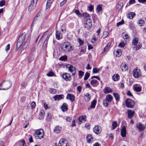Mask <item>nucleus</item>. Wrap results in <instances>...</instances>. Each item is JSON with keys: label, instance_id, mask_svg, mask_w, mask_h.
Here are the masks:
<instances>
[{"label": "nucleus", "instance_id": "nucleus-1", "mask_svg": "<svg viewBox=\"0 0 146 146\" xmlns=\"http://www.w3.org/2000/svg\"><path fill=\"white\" fill-rule=\"evenodd\" d=\"M30 41V38L28 37L25 38V33H23L19 37L18 40L16 50L17 51L18 48L21 46L23 50L26 49L29 45Z\"/></svg>", "mask_w": 146, "mask_h": 146}, {"label": "nucleus", "instance_id": "nucleus-2", "mask_svg": "<svg viewBox=\"0 0 146 146\" xmlns=\"http://www.w3.org/2000/svg\"><path fill=\"white\" fill-rule=\"evenodd\" d=\"M12 83L10 81H4L0 84V90H7L9 89Z\"/></svg>", "mask_w": 146, "mask_h": 146}, {"label": "nucleus", "instance_id": "nucleus-3", "mask_svg": "<svg viewBox=\"0 0 146 146\" xmlns=\"http://www.w3.org/2000/svg\"><path fill=\"white\" fill-rule=\"evenodd\" d=\"M44 135V131L42 129H40L36 131L35 134H34L36 139H40L43 138Z\"/></svg>", "mask_w": 146, "mask_h": 146}, {"label": "nucleus", "instance_id": "nucleus-4", "mask_svg": "<svg viewBox=\"0 0 146 146\" xmlns=\"http://www.w3.org/2000/svg\"><path fill=\"white\" fill-rule=\"evenodd\" d=\"M63 49L66 52H70L73 49V47L70 43L69 42H64L63 44Z\"/></svg>", "mask_w": 146, "mask_h": 146}, {"label": "nucleus", "instance_id": "nucleus-5", "mask_svg": "<svg viewBox=\"0 0 146 146\" xmlns=\"http://www.w3.org/2000/svg\"><path fill=\"white\" fill-rule=\"evenodd\" d=\"M139 40L137 38H134L132 41V44L133 45L136 46L133 47V48L135 50H137L140 49L142 46V45L141 43H139L138 45L136 46Z\"/></svg>", "mask_w": 146, "mask_h": 146}, {"label": "nucleus", "instance_id": "nucleus-6", "mask_svg": "<svg viewBox=\"0 0 146 146\" xmlns=\"http://www.w3.org/2000/svg\"><path fill=\"white\" fill-rule=\"evenodd\" d=\"M113 99V97L111 95H107L105 99L103 101V104L104 105L105 107L107 106L108 105V103L111 102Z\"/></svg>", "mask_w": 146, "mask_h": 146}, {"label": "nucleus", "instance_id": "nucleus-7", "mask_svg": "<svg viewBox=\"0 0 146 146\" xmlns=\"http://www.w3.org/2000/svg\"><path fill=\"white\" fill-rule=\"evenodd\" d=\"M125 104L128 108H132L135 105V102L133 100L128 98L126 100Z\"/></svg>", "mask_w": 146, "mask_h": 146}, {"label": "nucleus", "instance_id": "nucleus-8", "mask_svg": "<svg viewBox=\"0 0 146 146\" xmlns=\"http://www.w3.org/2000/svg\"><path fill=\"white\" fill-rule=\"evenodd\" d=\"M133 75L135 78L140 77L141 76L140 70L137 68L134 69L133 72Z\"/></svg>", "mask_w": 146, "mask_h": 146}, {"label": "nucleus", "instance_id": "nucleus-9", "mask_svg": "<svg viewBox=\"0 0 146 146\" xmlns=\"http://www.w3.org/2000/svg\"><path fill=\"white\" fill-rule=\"evenodd\" d=\"M38 0H32L29 4V10L31 11L35 8Z\"/></svg>", "mask_w": 146, "mask_h": 146}, {"label": "nucleus", "instance_id": "nucleus-10", "mask_svg": "<svg viewBox=\"0 0 146 146\" xmlns=\"http://www.w3.org/2000/svg\"><path fill=\"white\" fill-rule=\"evenodd\" d=\"M66 67L68 68L69 71L71 72L72 76H74L76 73V69L75 68L71 65H68Z\"/></svg>", "mask_w": 146, "mask_h": 146}, {"label": "nucleus", "instance_id": "nucleus-11", "mask_svg": "<svg viewBox=\"0 0 146 146\" xmlns=\"http://www.w3.org/2000/svg\"><path fill=\"white\" fill-rule=\"evenodd\" d=\"M58 146H68V142L66 139H62L59 141Z\"/></svg>", "mask_w": 146, "mask_h": 146}, {"label": "nucleus", "instance_id": "nucleus-12", "mask_svg": "<svg viewBox=\"0 0 146 146\" xmlns=\"http://www.w3.org/2000/svg\"><path fill=\"white\" fill-rule=\"evenodd\" d=\"M92 21L90 19H87L86 23L85 24V27L88 29H90L92 27Z\"/></svg>", "mask_w": 146, "mask_h": 146}, {"label": "nucleus", "instance_id": "nucleus-13", "mask_svg": "<svg viewBox=\"0 0 146 146\" xmlns=\"http://www.w3.org/2000/svg\"><path fill=\"white\" fill-rule=\"evenodd\" d=\"M136 126L137 128L138 129L139 131H143L145 129V125L141 123H137Z\"/></svg>", "mask_w": 146, "mask_h": 146}, {"label": "nucleus", "instance_id": "nucleus-14", "mask_svg": "<svg viewBox=\"0 0 146 146\" xmlns=\"http://www.w3.org/2000/svg\"><path fill=\"white\" fill-rule=\"evenodd\" d=\"M63 78L66 81H68L71 80V75L68 73H64L62 75Z\"/></svg>", "mask_w": 146, "mask_h": 146}, {"label": "nucleus", "instance_id": "nucleus-15", "mask_svg": "<svg viewBox=\"0 0 146 146\" xmlns=\"http://www.w3.org/2000/svg\"><path fill=\"white\" fill-rule=\"evenodd\" d=\"M101 127L98 125L96 126L94 129V133L97 134H99L102 131Z\"/></svg>", "mask_w": 146, "mask_h": 146}, {"label": "nucleus", "instance_id": "nucleus-16", "mask_svg": "<svg viewBox=\"0 0 146 146\" xmlns=\"http://www.w3.org/2000/svg\"><path fill=\"white\" fill-rule=\"evenodd\" d=\"M51 34H50V35H48L46 38L45 40L42 45V48L43 49L45 50L47 46L48 40L49 37Z\"/></svg>", "mask_w": 146, "mask_h": 146}, {"label": "nucleus", "instance_id": "nucleus-17", "mask_svg": "<svg viewBox=\"0 0 146 146\" xmlns=\"http://www.w3.org/2000/svg\"><path fill=\"white\" fill-rule=\"evenodd\" d=\"M87 142L88 143H92L94 141V139L90 134H88L86 137Z\"/></svg>", "mask_w": 146, "mask_h": 146}, {"label": "nucleus", "instance_id": "nucleus-18", "mask_svg": "<svg viewBox=\"0 0 146 146\" xmlns=\"http://www.w3.org/2000/svg\"><path fill=\"white\" fill-rule=\"evenodd\" d=\"M127 112L128 118L130 119H131L135 113L134 111L131 110H128Z\"/></svg>", "mask_w": 146, "mask_h": 146}, {"label": "nucleus", "instance_id": "nucleus-19", "mask_svg": "<svg viewBox=\"0 0 146 146\" xmlns=\"http://www.w3.org/2000/svg\"><path fill=\"white\" fill-rule=\"evenodd\" d=\"M66 98L70 100L71 102H72L75 100V96L72 94H67Z\"/></svg>", "mask_w": 146, "mask_h": 146}, {"label": "nucleus", "instance_id": "nucleus-20", "mask_svg": "<svg viewBox=\"0 0 146 146\" xmlns=\"http://www.w3.org/2000/svg\"><path fill=\"white\" fill-rule=\"evenodd\" d=\"M126 128L125 126H124L122 128L121 132V134L122 137H124L126 136Z\"/></svg>", "mask_w": 146, "mask_h": 146}, {"label": "nucleus", "instance_id": "nucleus-21", "mask_svg": "<svg viewBox=\"0 0 146 146\" xmlns=\"http://www.w3.org/2000/svg\"><path fill=\"white\" fill-rule=\"evenodd\" d=\"M34 55L30 53L27 57V60L29 62H31L34 59Z\"/></svg>", "mask_w": 146, "mask_h": 146}, {"label": "nucleus", "instance_id": "nucleus-22", "mask_svg": "<svg viewBox=\"0 0 146 146\" xmlns=\"http://www.w3.org/2000/svg\"><path fill=\"white\" fill-rule=\"evenodd\" d=\"M64 97V96L63 94L56 95V96H54L53 97V98L55 101L56 100H60L63 99Z\"/></svg>", "mask_w": 146, "mask_h": 146}, {"label": "nucleus", "instance_id": "nucleus-23", "mask_svg": "<svg viewBox=\"0 0 146 146\" xmlns=\"http://www.w3.org/2000/svg\"><path fill=\"white\" fill-rule=\"evenodd\" d=\"M91 85L94 87L97 86L99 84L98 82L96 80H92L90 82Z\"/></svg>", "mask_w": 146, "mask_h": 146}, {"label": "nucleus", "instance_id": "nucleus-24", "mask_svg": "<svg viewBox=\"0 0 146 146\" xmlns=\"http://www.w3.org/2000/svg\"><path fill=\"white\" fill-rule=\"evenodd\" d=\"M61 130V128L60 126L58 125L56 126L54 129V131L56 133H60Z\"/></svg>", "mask_w": 146, "mask_h": 146}, {"label": "nucleus", "instance_id": "nucleus-25", "mask_svg": "<svg viewBox=\"0 0 146 146\" xmlns=\"http://www.w3.org/2000/svg\"><path fill=\"white\" fill-rule=\"evenodd\" d=\"M121 67L123 72L125 71L128 69V66L125 63H122L121 65Z\"/></svg>", "mask_w": 146, "mask_h": 146}, {"label": "nucleus", "instance_id": "nucleus-26", "mask_svg": "<svg viewBox=\"0 0 146 146\" xmlns=\"http://www.w3.org/2000/svg\"><path fill=\"white\" fill-rule=\"evenodd\" d=\"M62 110L63 111H67L68 109V105L66 103H64L61 107Z\"/></svg>", "mask_w": 146, "mask_h": 146}, {"label": "nucleus", "instance_id": "nucleus-27", "mask_svg": "<svg viewBox=\"0 0 146 146\" xmlns=\"http://www.w3.org/2000/svg\"><path fill=\"white\" fill-rule=\"evenodd\" d=\"M112 78L113 81H117L119 79V76L118 74H115L113 76Z\"/></svg>", "mask_w": 146, "mask_h": 146}, {"label": "nucleus", "instance_id": "nucleus-28", "mask_svg": "<svg viewBox=\"0 0 146 146\" xmlns=\"http://www.w3.org/2000/svg\"><path fill=\"white\" fill-rule=\"evenodd\" d=\"M85 100L87 102H88L90 100L91 97L90 94L86 93L84 96Z\"/></svg>", "mask_w": 146, "mask_h": 146}, {"label": "nucleus", "instance_id": "nucleus-29", "mask_svg": "<svg viewBox=\"0 0 146 146\" xmlns=\"http://www.w3.org/2000/svg\"><path fill=\"white\" fill-rule=\"evenodd\" d=\"M112 92V89L109 87H106L105 88L104 90V93L106 94L110 93Z\"/></svg>", "mask_w": 146, "mask_h": 146}, {"label": "nucleus", "instance_id": "nucleus-30", "mask_svg": "<svg viewBox=\"0 0 146 146\" xmlns=\"http://www.w3.org/2000/svg\"><path fill=\"white\" fill-rule=\"evenodd\" d=\"M134 90L136 92H140L141 90V87L138 86L136 85H134L133 86Z\"/></svg>", "mask_w": 146, "mask_h": 146}, {"label": "nucleus", "instance_id": "nucleus-31", "mask_svg": "<svg viewBox=\"0 0 146 146\" xmlns=\"http://www.w3.org/2000/svg\"><path fill=\"white\" fill-rule=\"evenodd\" d=\"M56 38L58 40H59L62 38V34L58 31H56Z\"/></svg>", "mask_w": 146, "mask_h": 146}, {"label": "nucleus", "instance_id": "nucleus-32", "mask_svg": "<svg viewBox=\"0 0 146 146\" xmlns=\"http://www.w3.org/2000/svg\"><path fill=\"white\" fill-rule=\"evenodd\" d=\"M123 6V3L122 2L119 3L117 5L116 8L118 10L121 9Z\"/></svg>", "mask_w": 146, "mask_h": 146}, {"label": "nucleus", "instance_id": "nucleus-33", "mask_svg": "<svg viewBox=\"0 0 146 146\" xmlns=\"http://www.w3.org/2000/svg\"><path fill=\"white\" fill-rule=\"evenodd\" d=\"M54 0H47L46 4V8H49L50 7L52 3Z\"/></svg>", "mask_w": 146, "mask_h": 146}, {"label": "nucleus", "instance_id": "nucleus-34", "mask_svg": "<svg viewBox=\"0 0 146 146\" xmlns=\"http://www.w3.org/2000/svg\"><path fill=\"white\" fill-rule=\"evenodd\" d=\"M122 36L124 39L128 40L130 38L129 35L127 33H123Z\"/></svg>", "mask_w": 146, "mask_h": 146}, {"label": "nucleus", "instance_id": "nucleus-35", "mask_svg": "<svg viewBox=\"0 0 146 146\" xmlns=\"http://www.w3.org/2000/svg\"><path fill=\"white\" fill-rule=\"evenodd\" d=\"M97 101L96 100H94L92 102L91 105L90 106V108H94L95 107Z\"/></svg>", "mask_w": 146, "mask_h": 146}, {"label": "nucleus", "instance_id": "nucleus-36", "mask_svg": "<svg viewBox=\"0 0 146 146\" xmlns=\"http://www.w3.org/2000/svg\"><path fill=\"white\" fill-rule=\"evenodd\" d=\"M113 95L115 99V100L117 101H118L119 100L120 96L118 93H113Z\"/></svg>", "mask_w": 146, "mask_h": 146}, {"label": "nucleus", "instance_id": "nucleus-37", "mask_svg": "<svg viewBox=\"0 0 146 146\" xmlns=\"http://www.w3.org/2000/svg\"><path fill=\"white\" fill-rule=\"evenodd\" d=\"M129 17L130 19H133L135 15V14L134 12H130L128 14Z\"/></svg>", "mask_w": 146, "mask_h": 146}, {"label": "nucleus", "instance_id": "nucleus-38", "mask_svg": "<svg viewBox=\"0 0 146 146\" xmlns=\"http://www.w3.org/2000/svg\"><path fill=\"white\" fill-rule=\"evenodd\" d=\"M121 50L120 49H117L116 52V55L117 57H119L121 54Z\"/></svg>", "mask_w": 146, "mask_h": 146}, {"label": "nucleus", "instance_id": "nucleus-39", "mask_svg": "<svg viewBox=\"0 0 146 146\" xmlns=\"http://www.w3.org/2000/svg\"><path fill=\"white\" fill-rule=\"evenodd\" d=\"M44 110H42L40 111L39 115L41 117V119H42L44 118Z\"/></svg>", "mask_w": 146, "mask_h": 146}, {"label": "nucleus", "instance_id": "nucleus-40", "mask_svg": "<svg viewBox=\"0 0 146 146\" xmlns=\"http://www.w3.org/2000/svg\"><path fill=\"white\" fill-rule=\"evenodd\" d=\"M112 127L113 129H115L117 126V122L116 121H113L112 123Z\"/></svg>", "mask_w": 146, "mask_h": 146}, {"label": "nucleus", "instance_id": "nucleus-41", "mask_svg": "<svg viewBox=\"0 0 146 146\" xmlns=\"http://www.w3.org/2000/svg\"><path fill=\"white\" fill-rule=\"evenodd\" d=\"M102 4H100L98 5L97 7V10L98 12H100L102 11Z\"/></svg>", "mask_w": 146, "mask_h": 146}, {"label": "nucleus", "instance_id": "nucleus-42", "mask_svg": "<svg viewBox=\"0 0 146 146\" xmlns=\"http://www.w3.org/2000/svg\"><path fill=\"white\" fill-rule=\"evenodd\" d=\"M49 92L51 94H54L56 92V90L52 88H50Z\"/></svg>", "mask_w": 146, "mask_h": 146}, {"label": "nucleus", "instance_id": "nucleus-43", "mask_svg": "<svg viewBox=\"0 0 146 146\" xmlns=\"http://www.w3.org/2000/svg\"><path fill=\"white\" fill-rule=\"evenodd\" d=\"M82 16L87 19H90L89 15L87 13H84L82 14Z\"/></svg>", "mask_w": 146, "mask_h": 146}, {"label": "nucleus", "instance_id": "nucleus-44", "mask_svg": "<svg viewBox=\"0 0 146 146\" xmlns=\"http://www.w3.org/2000/svg\"><path fill=\"white\" fill-rule=\"evenodd\" d=\"M67 57L66 55H65L64 56H61L59 58V60L61 61H65L67 59Z\"/></svg>", "mask_w": 146, "mask_h": 146}, {"label": "nucleus", "instance_id": "nucleus-45", "mask_svg": "<svg viewBox=\"0 0 146 146\" xmlns=\"http://www.w3.org/2000/svg\"><path fill=\"white\" fill-rule=\"evenodd\" d=\"M137 22L139 25L141 26L144 23V21L142 19H140Z\"/></svg>", "mask_w": 146, "mask_h": 146}, {"label": "nucleus", "instance_id": "nucleus-46", "mask_svg": "<svg viewBox=\"0 0 146 146\" xmlns=\"http://www.w3.org/2000/svg\"><path fill=\"white\" fill-rule=\"evenodd\" d=\"M90 76V74L88 72H86L84 77V80H87L88 78Z\"/></svg>", "mask_w": 146, "mask_h": 146}, {"label": "nucleus", "instance_id": "nucleus-47", "mask_svg": "<svg viewBox=\"0 0 146 146\" xmlns=\"http://www.w3.org/2000/svg\"><path fill=\"white\" fill-rule=\"evenodd\" d=\"M78 120L80 122H82L85 120V118L84 116H81L79 117Z\"/></svg>", "mask_w": 146, "mask_h": 146}, {"label": "nucleus", "instance_id": "nucleus-48", "mask_svg": "<svg viewBox=\"0 0 146 146\" xmlns=\"http://www.w3.org/2000/svg\"><path fill=\"white\" fill-rule=\"evenodd\" d=\"M74 13H75L79 17H82V15L78 10H75Z\"/></svg>", "mask_w": 146, "mask_h": 146}, {"label": "nucleus", "instance_id": "nucleus-49", "mask_svg": "<svg viewBox=\"0 0 146 146\" xmlns=\"http://www.w3.org/2000/svg\"><path fill=\"white\" fill-rule=\"evenodd\" d=\"M21 86L22 88H25L27 86V83L25 82H23L21 84Z\"/></svg>", "mask_w": 146, "mask_h": 146}, {"label": "nucleus", "instance_id": "nucleus-50", "mask_svg": "<svg viewBox=\"0 0 146 146\" xmlns=\"http://www.w3.org/2000/svg\"><path fill=\"white\" fill-rule=\"evenodd\" d=\"M84 72L82 71H79V76L80 78H81L84 75Z\"/></svg>", "mask_w": 146, "mask_h": 146}, {"label": "nucleus", "instance_id": "nucleus-51", "mask_svg": "<svg viewBox=\"0 0 146 146\" xmlns=\"http://www.w3.org/2000/svg\"><path fill=\"white\" fill-rule=\"evenodd\" d=\"M60 29L63 32H65V27L64 25H62L61 26Z\"/></svg>", "mask_w": 146, "mask_h": 146}, {"label": "nucleus", "instance_id": "nucleus-52", "mask_svg": "<svg viewBox=\"0 0 146 146\" xmlns=\"http://www.w3.org/2000/svg\"><path fill=\"white\" fill-rule=\"evenodd\" d=\"M54 75V73L52 71H50L49 72H48V74H47V76H53Z\"/></svg>", "mask_w": 146, "mask_h": 146}, {"label": "nucleus", "instance_id": "nucleus-53", "mask_svg": "<svg viewBox=\"0 0 146 146\" xmlns=\"http://www.w3.org/2000/svg\"><path fill=\"white\" fill-rule=\"evenodd\" d=\"M48 31H47L44 33L42 35V36L40 38V39L39 40L38 43L39 42L40 40L44 36H45L46 35H47L48 34Z\"/></svg>", "mask_w": 146, "mask_h": 146}, {"label": "nucleus", "instance_id": "nucleus-54", "mask_svg": "<svg viewBox=\"0 0 146 146\" xmlns=\"http://www.w3.org/2000/svg\"><path fill=\"white\" fill-rule=\"evenodd\" d=\"M124 23V21L123 20H122L121 21L117 23V27H118L119 25L123 24Z\"/></svg>", "mask_w": 146, "mask_h": 146}, {"label": "nucleus", "instance_id": "nucleus-55", "mask_svg": "<svg viewBox=\"0 0 146 146\" xmlns=\"http://www.w3.org/2000/svg\"><path fill=\"white\" fill-rule=\"evenodd\" d=\"M5 0H2L0 1V6L2 7L5 5Z\"/></svg>", "mask_w": 146, "mask_h": 146}, {"label": "nucleus", "instance_id": "nucleus-56", "mask_svg": "<svg viewBox=\"0 0 146 146\" xmlns=\"http://www.w3.org/2000/svg\"><path fill=\"white\" fill-rule=\"evenodd\" d=\"M125 45L124 42H121L118 45V46L119 47L123 48V47L125 46Z\"/></svg>", "mask_w": 146, "mask_h": 146}, {"label": "nucleus", "instance_id": "nucleus-57", "mask_svg": "<svg viewBox=\"0 0 146 146\" xmlns=\"http://www.w3.org/2000/svg\"><path fill=\"white\" fill-rule=\"evenodd\" d=\"M78 42H79V43L80 44V46L82 45L84 43L83 41L81 39H80V38L78 39Z\"/></svg>", "mask_w": 146, "mask_h": 146}, {"label": "nucleus", "instance_id": "nucleus-58", "mask_svg": "<svg viewBox=\"0 0 146 146\" xmlns=\"http://www.w3.org/2000/svg\"><path fill=\"white\" fill-rule=\"evenodd\" d=\"M31 105L32 108H34L36 106L35 103L34 102H32Z\"/></svg>", "mask_w": 146, "mask_h": 146}, {"label": "nucleus", "instance_id": "nucleus-59", "mask_svg": "<svg viewBox=\"0 0 146 146\" xmlns=\"http://www.w3.org/2000/svg\"><path fill=\"white\" fill-rule=\"evenodd\" d=\"M99 70L97 68H94L93 69V72L94 73H96L98 72Z\"/></svg>", "mask_w": 146, "mask_h": 146}, {"label": "nucleus", "instance_id": "nucleus-60", "mask_svg": "<svg viewBox=\"0 0 146 146\" xmlns=\"http://www.w3.org/2000/svg\"><path fill=\"white\" fill-rule=\"evenodd\" d=\"M88 8L89 9V11H91L93 10L94 7L92 5H91L90 6L88 7Z\"/></svg>", "mask_w": 146, "mask_h": 146}, {"label": "nucleus", "instance_id": "nucleus-61", "mask_svg": "<svg viewBox=\"0 0 146 146\" xmlns=\"http://www.w3.org/2000/svg\"><path fill=\"white\" fill-rule=\"evenodd\" d=\"M40 13H38L37 15H36V16L34 18V21H36V20H37V17L39 16H40Z\"/></svg>", "mask_w": 146, "mask_h": 146}, {"label": "nucleus", "instance_id": "nucleus-62", "mask_svg": "<svg viewBox=\"0 0 146 146\" xmlns=\"http://www.w3.org/2000/svg\"><path fill=\"white\" fill-rule=\"evenodd\" d=\"M10 45L9 44H8L5 48V50L6 51H7L10 49Z\"/></svg>", "mask_w": 146, "mask_h": 146}, {"label": "nucleus", "instance_id": "nucleus-63", "mask_svg": "<svg viewBox=\"0 0 146 146\" xmlns=\"http://www.w3.org/2000/svg\"><path fill=\"white\" fill-rule=\"evenodd\" d=\"M67 0H64L62 1L60 3V5L61 6H62L64 3L66 2Z\"/></svg>", "mask_w": 146, "mask_h": 146}, {"label": "nucleus", "instance_id": "nucleus-64", "mask_svg": "<svg viewBox=\"0 0 146 146\" xmlns=\"http://www.w3.org/2000/svg\"><path fill=\"white\" fill-rule=\"evenodd\" d=\"M44 109L45 110H46V109H48L49 108L48 107V104H46L45 103H44Z\"/></svg>", "mask_w": 146, "mask_h": 146}]
</instances>
